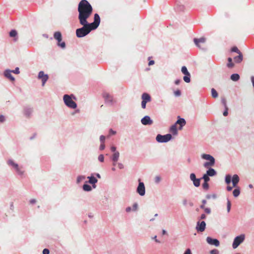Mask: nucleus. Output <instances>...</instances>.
<instances>
[{"mask_svg":"<svg viewBox=\"0 0 254 254\" xmlns=\"http://www.w3.org/2000/svg\"><path fill=\"white\" fill-rule=\"evenodd\" d=\"M78 10L80 23L83 24L92 13V6L88 1H80Z\"/></svg>","mask_w":254,"mask_h":254,"instance_id":"2","label":"nucleus"},{"mask_svg":"<svg viewBox=\"0 0 254 254\" xmlns=\"http://www.w3.org/2000/svg\"><path fill=\"white\" fill-rule=\"evenodd\" d=\"M181 91L179 90H178L177 91H175L174 92V94L176 96H179L181 95Z\"/></svg>","mask_w":254,"mask_h":254,"instance_id":"44","label":"nucleus"},{"mask_svg":"<svg viewBox=\"0 0 254 254\" xmlns=\"http://www.w3.org/2000/svg\"><path fill=\"white\" fill-rule=\"evenodd\" d=\"M100 139L101 140V141L103 143H104V141L105 140V136L104 135H101L100 137Z\"/></svg>","mask_w":254,"mask_h":254,"instance_id":"51","label":"nucleus"},{"mask_svg":"<svg viewBox=\"0 0 254 254\" xmlns=\"http://www.w3.org/2000/svg\"><path fill=\"white\" fill-rule=\"evenodd\" d=\"M200 207L201 208V209H204L206 207H205V205L204 204H202L200 205Z\"/></svg>","mask_w":254,"mask_h":254,"instance_id":"63","label":"nucleus"},{"mask_svg":"<svg viewBox=\"0 0 254 254\" xmlns=\"http://www.w3.org/2000/svg\"><path fill=\"white\" fill-rule=\"evenodd\" d=\"M231 177L230 175H227L225 177V182L226 184H229L231 182Z\"/></svg>","mask_w":254,"mask_h":254,"instance_id":"34","label":"nucleus"},{"mask_svg":"<svg viewBox=\"0 0 254 254\" xmlns=\"http://www.w3.org/2000/svg\"><path fill=\"white\" fill-rule=\"evenodd\" d=\"M4 121V117L2 115L0 116V122H3Z\"/></svg>","mask_w":254,"mask_h":254,"instance_id":"52","label":"nucleus"},{"mask_svg":"<svg viewBox=\"0 0 254 254\" xmlns=\"http://www.w3.org/2000/svg\"><path fill=\"white\" fill-rule=\"evenodd\" d=\"M193 41L196 46L201 50H204L206 49L205 45V38H201L199 39L194 38Z\"/></svg>","mask_w":254,"mask_h":254,"instance_id":"6","label":"nucleus"},{"mask_svg":"<svg viewBox=\"0 0 254 254\" xmlns=\"http://www.w3.org/2000/svg\"><path fill=\"white\" fill-rule=\"evenodd\" d=\"M36 202V200L35 199H31L30 200V202L31 203V204H33L34 203H35Z\"/></svg>","mask_w":254,"mask_h":254,"instance_id":"59","label":"nucleus"},{"mask_svg":"<svg viewBox=\"0 0 254 254\" xmlns=\"http://www.w3.org/2000/svg\"><path fill=\"white\" fill-rule=\"evenodd\" d=\"M172 138V135L167 134L164 135L158 134L156 136V139L159 142H166L169 141Z\"/></svg>","mask_w":254,"mask_h":254,"instance_id":"7","label":"nucleus"},{"mask_svg":"<svg viewBox=\"0 0 254 254\" xmlns=\"http://www.w3.org/2000/svg\"><path fill=\"white\" fill-rule=\"evenodd\" d=\"M83 189L85 191H90L91 190V187L89 185L86 184H84L83 185Z\"/></svg>","mask_w":254,"mask_h":254,"instance_id":"31","label":"nucleus"},{"mask_svg":"<svg viewBox=\"0 0 254 254\" xmlns=\"http://www.w3.org/2000/svg\"><path fill=\"white\" fill-rule=\"evenodd\" d=\"M104 97H105V99L108 101H112V97L111 96H110L108 94H105L104 95Z\"/></svg>","mask_w":254,"mask_h":254,"instance_id":"32","label":"nucleus"},{"mask_svg":"<svg viewBox=\"0 0 254 254\" xmlns=\"http://www.w3.org/2000/svg\"><path fill=\"white\" fill-rule=\"evenodd\" d=\"M116 148L115 146H112L111 147V150L114 153L116 152Z\"/></svg>","mask_w":254,"mask_h":254,"instance_id":"54","label":"nucleus"},{"mask_svg":"<svg viewBox=\"0 0 254 254\" xmlns=\"http://www.w3.org/2000/svg\"><path fill=\"white\" fill-rule=\"evenodd\" d=\"M17 31L15 30H12L9 32V36L11 37H14L15 38V39H14V41H16L17 40Z\"/></svg>","mask_w":254,"mask_h":254,"instance_id":"23","label":"nucleus"},{"mask_svg":"<svg viewBox=\"0 0 254 254\" xmlns=\"http://www.w3.org/2000/svg\"><path fill=\"white\" fill-rule=\"evenodd\" d=\"M43 254H49V250L47 249H45L43 251Z\"/></svg>","mask_w":254,"mask_h":254,"instance_id":"50","label":"nucleus"},{"mask_svg":"<svg viewBox=\"0 0 254 254\" xmlns=\"http://www.w3.org/2000/svg\"><path fill=\"white\" fill-rule=\"evenodd\" d=\"M232 182L234 187H236L239 182V177L237 175H234L232 179Z\"/></svg>","mask_w":254,"mask_h":254,"instance_id":"17","label":"nucleus"},{"mask_svg":"<svg viewBox=\"0 0 254 254\" xmlns=\"http://www.w3.org/2000/svg\"><path fill=\"white\" fill-rule=\"evenodd\" d=\"M84 179H85V177L83 176H79L77 178V183H79L82 181H83Z\"/></svg>","mask_w":254,"mask_h":254,"instance_id":"36","label":"nucleus"},{"mask_svg":"<svg viewBox=\"0 0 254 254\" xmlns=\"http://www.w3.org/2000/svg\"><path fill=\"white\" fill-rule=\"evenodd\" d=\"M231 79L234 81H237L239 80L240 76L237 73L232 74L231 75Z\"/></svg>","mask_w":254,"mask_h":254,"instance_id":"24","label":"nucleus"},{"mask_svg":"<svg viewBox=\"0 0 254 254\" xmlns=\"http://www.w3.org/2000/svg\"><path fill=\"white\" fill-rule=\"evenodd\" d=\"M245 239V235H241L236 237L234 240L232 246L234 249L237 248Z\"/></svg>","mask_w":254,"mask_h":254,"instance_id":"8","label":"nucleus"},{"mask_svg":"<svg viewBox=\"0 0 254 254\" xmlns=\"http://www.w3.org/2000/svg\"><path fill=\"white\" fill-rule=\"evenodd\" d=\"M11 71L7 70L4 72V75L11 81H13L14 80V78L11 75Z\"/></svg>","mask_w":254,"mask_h":254,"instance_id":"20","label":"nucleus"},{"mask_svg":"<svg viewBox=\"0 0 254 254\" xmlns=\"http://www.w3.org/2000/svg\"><path fill=\"white\" fill-rule=\"evenodd\" d=\"M201 157L203 159L209 161V162H205L203 166L205 168H208L209 167L214 165L215 159L213 157L210 155L203 154L202 155Z\"/></svg>","mask_w":254,"mask_h":254,"instance_id":"4","label":"nucleus"},{"mask_svg":"<svg viewBox=\"0 0 254 254\" xmlns=\"http://www.w3.org/2000/svg\"><path fill=\"white\" fill-rule=\"evenodd\" d=\"M206 224L204 221H202L200 223H197L196 226V229L197 231L203 232L204 231L205 228Z\"/></svg>","mask_w":254,"mask_h":254,"instance_id":"15","label":"nucleus"},{"mask_svg":"<svg viewBox=\"0 0 254 254\" xmlns=\"http://www.w3.org/2000/svg\"><path fill=\"white\" fill-rule=\"evenodd\" d=\"M202 188L205 190H207L209 188V185L208 183H204L202 184Z\"/></svg>","mask_w":254,"mask_h":254,"instance_id":"37","label":"nucleus"},{"mask_svg":"<svg viewBox=\"0 0 254 254\" xmlns=\"http://www.w3.org/2000/svg\"><path fill=\"white\" fill-rule=\"evenodd\" d=\"M130 210H131V208H130V207H127V208H126V211H127V212H130Z\"/></svg>","mask_w":254,"mask_h":254,"instance_id":"61","label":"nucleus"},{"mask_svg":"<svg viewBox=\"0 0 254 254\" xmlns=\"http://www.w3.org/2000/svg\"><path fill=\"white\" fill-rule=\"evenodd\" d=\"M208 176L212 177L216 174V171L212 168H210L207 171L206 174Z\"/></svg>","mask_w":254,"mask_h":254,"instance_id":"21","label":"nucleus"},{"mask_svg":"<svg viewBox=\"0 0 254 254\" xmlns=\"http://www.w3.org/2000/svg\"><path fill=\"white\" fill-rule=\"evenodd\" d=\"M180 82V80L177 79L175 81V83L176 84L178 85Z\"/></svg>","mask_w":254,"mask_h":254,"instance_id":"62","label":"nucleus"},{"mask_svg":"<svg viewBox=\"0 0 254 254\" xmlns=\"http://www.w3.org/2000/svg\"><path fill=\"white\" fill-rule=\"evenodd\" d=\"M193 184L194 186L196 187H198L200 186V179H196L193 181Z\"/></svg>","mask_w":254,"mask_h":254,"instance_id":"30","label":"nucleus"},{"mask_svg":"<svg viewBox=\"0 0 254 254\" xmlns=\"http://www.w3.org/2000/svg\"><path fill=\"white\" fill-rule=\"evenodd\" d=\"M240 191L239 189H236L233 191V194L235 197L238 196L240 194Z\"/></svg>","mask_w":254,"mask_h":254,"instance_id":"28","label":"nucleus"},{"mask_svg":"<svg viewBox=\"0 0 254 254\" xmlns=\"http://www.w3.org/2000/svg\"><path fill=\"white\" fill-rule=\"evenodd\" d=\"M221 102L223 104V105H224V107H228L227 106V104H226V100L225 98H223L221 100Z\"/></svg>","mask_w":254,"mask_h":254,"instance_id":"42","label":"nucleus"},{"mask_svg":"<svg viewBox=\"0 0 254 254\" xmlns=\"http://www.w3.org/2000/svg\"><path fill=\"white\" fill-rule=\"evenodd\" d=\"M184 254H192V253L191 250L190 249H187Z\"/></svg>","mask_w":254,"mask_h":254,"instance_id":"47","label":"nucleus"},{"mask_svg":"<svg viewBox=\"0 0 254 254\" xmlns=\"http://www.w3.org/2000/svg\"><path fill=\"white\" fill-rule=\"evenodd\" d=\"M161 180L160 177L157 176L155 177V181L156 183H159Z\"/></svg>","mask_w":254,"mask_h":254,"instance_id":"45","label":"nucleus"},{"mask_svg":"<svg viewBox=\"0 0 254 254\" xmlns=\"http://www.w3.org/2000/svg\"><path fill=\"white\" fill-rule=\"evenodd\" d=\"M239 55L234 58V61L237 63H241L243 60V55L242 53L238 54Z\"/></svg>","mask_w":254,"mask_h":254,"instance_id":"22","label":"nucleus"},{"mask_svg":"<svg viewBox=\"0 0 254 254\" xmlns=\"http://www.w3.org/2000/svg\"><path fill=\"white\" fill-rule=\"evenodd\" d=\"M231 51L232 52H236L238 54L241 53V52L240 51V50L238 49L237 47H232Z\"/></svg>","mask_w":254,"mask_h":254,"instance_id":"33","label":"nucleus"},{"mask_svg":"<svg viewBox=\"0 0 254 254\" xmlns=\"http://www.w3.org/2000/svg\"><path fill=\"white\" fill-rule=\"evenodd\" d=\"M89 182L91 184H95L97 182V180L94 177H88Z\"/></svg>","mask_w":254,"mask_h":254,"instance_id":"26","label":"nucleus"},{"mask_svg":"<svg viewBox=\"0 0 254 254\" xmlns=\"http://www.w3.org/2000/svg\"><path fill=\"white\" fill-rule=\"evenodd\" d=\"M120 156V153L119 152H115L113 155L112 160L114 161L113 165H116V162L118 160Z\"/></svg>","mask_w":254,"mask_h":254,"instance_id":"19","label":"nucleus"},{"mask_svg":"<svg viewBox=\"0 0 254 254\" xmlns=\"http://www.w3.org/2000/svg\"><path fill=\"white\" fill-rule=\"evenodd\" d=\"M170 131L174 135L178 133L176 125H173L170 128Z\"/></svg>","mask_w":254,"mask_h":254,"instance_id":"25","label":"nucleus"},{"mask_svg":"<svg viewBox=\"0 0 254 254\" xmlns=\"http://www.w3.org/2000/svg\"><path fill=\"white\" fill-rule=\"evenodd\" d=\"M228 63L227 65L229 68H232L234 66V64L232 63V59L231 58H229L228 59Z\"/></svg>","mask_w":254,"mask_h":254,"instance_id":"27","label":"nucleus"},{"mask_svg":"<svg viewBox=\"0 0 254 254\" xmlns=\"http://www.w3.org/2000/svg\"><path fill=\"white\" fill-rule=\"evenodd\" d=\"M225 111L223 112V115L224 116H227L228 115V107H225Z\"/></svg>","mask_w":254,"mask_h":254,"instance_id":"49","label":"nucleus"},{"mask_svg":"<svg viewBox=\"0 0 254 254\" xmlns=\"http://www.w3.org/2000/svg\"><path fill=\"white\" fill-rule=\"evenodd\" d=\"M154 64V61H153V60H151V61H150L149 62V63H148V65L150 66V65H152L153 64Z\"/></svg>","mask_w":254,"mask_h":254,"instance_id":"56","label":"nucleus"},{"mask_svg":"<svg viewBox=\"0 0 254 254\" xmlns=\"http://www.w3.org/2000/svg\"><path fill=\"white\" fill-rule=\"evenodd\" d=\"M38 78L42 80V86H44L45 83L48 79L49 76L47 74H44V72L43 71H41L39 72Z\"/></svg>","mask_w":254,"mask_h":254,"instance_id":"11","label":"nucleus"},{"mask_svg":"<svg viewBox=\"0 0 254 254\" xmlns=\"http://www.w3.org/2000/svg\"><path fill=\"white\" fill-rule=\"evenodd\" d=\"M211 95L213 98H216L218 97V93L214 88L211 89Z\"/></svg>","mask_w":254,"mask_h":254,"instance_id":"29","label":"nucleus"},{"mask_svg":"<svg viewBox=\"0 0 254 254\" xmlns=\"http://www.w3.org/2000/svg\"><path fill=\"white\" fill-rule=\"evenodd\" d=\"M142 100L145 101L146 102H149L151 101V97L150 96L146 93H144L142 94L141 96Z\"/></svg>","mask_w":254,"mask_h":254,"instance_id":"18","label":"nucleus"},{"mask_svg":"<svg viewBox=\"0 0 254 254\" xmlns=\"http://www.w3.org/2000/svg\"><path fill=\"white\" fill-rule=\"evenodd\" d=\"M94 22L91 23H88L86 21L83 24H80L83 27L77 29L76 30V36L78 38H81L89 34L92 30L96 29L99 26L100 22L99 15L96 13L94 15Z\"/></svg>","mask_w":254,"mask_h":254,"instance_id":"1","label":"nucleus"},{"mask_svg":"<svg viewBox=\"0 0 254 254\" xmlns=\"http://www.w3.org/2000/svg\"><path fill=\"white\" fill-rule=\"evenodd\" d=\"M11 72H13L14 73L18 74L19 73V69L18 67H16L14 70L11 71Z\"/></svg>","mask_w":254,"mask_h":254,"instance_id":"46","label":"nucleus"},{"mask_svg":"<svg viewBox=\"0 0 254 254\" xmlns=\"http://www.w3.org/2000/svg\"><path fill=\"white\" fill-rule=\"evenodd\" d=\"M98 160L100 162H103L104 160V157L103 155H100L98 157Z\"/></svg>","mask_w":254,"mask_h":254,"instance_id":"41","label":"nucleus"},{"mask_svg":"<svg viewBox=\"0 0 254 254\" xmlns=\"http://www.w3.org/2000/svg\"><path fill=\"white\" fill-rule=\"evenodd\" d=\"M181 71H182V73L185 75V76H184L183 77L184 80L187 83L190 82V74L189 73V72L188 71L187 67L185 66H182Z\"/></svg>","mask_w":254,"mask_h":254,"instance_id":"9","label":"nucleus"},{"mask_svg":"<svg viewBox=\"0 0 254 254\" xmlns=\"http://www.w3.org/2000/svg\"><path fill=\"white\" fill-rule=\"evenodd\" d=\"M7 163L9 165L12 166L15 169L16 171L19 175H22L23 171L21 170L22 167H20L18 165L13 162L11 160L8 161Z\"/></svg>","mask_w":254,"mask_h":254,"instance_id":"10","label":"nucleus"},{"mask_svg":"<svg viewBox=\"0 0 254 254\" xmlns=\"http://www.w3.org/2000/svg\"><path fill=\"white\" fill-rule=\"evenodd\" d=\"M110 133H112V134H116V131H113L112 129H110Z\"/></svg>","mask_w":254,"mask_h":254,"instance_id":"64","label":"nucleus"},{"mask_svg":"<svg viewBox=\"0 0 254 254\" xmlns=\"http://www.w3.org/2000/svg\"><path fill=\"white\" fill-rule=\"evenodd\" d=\"M227 190L228 191H231L232 190V187H230V186H228L227 187Z\"/></svg>","mask_w":254,"mask_h":254,"instance_id":"60","label":"nucleus"},{"mask_svg":"<svg viewBox=\"0 0 254 254\" xmlns=\"http://www.w3.org/2000/svg\"><path fill=\"white\" fill-rule=\"evenodd\" d=\"M206 218V215L204 214H202L201 215L200 218L201 219H204Z\"/></svg>","mask_w":254,"mask_h":254,"instance_id":"58","label":"nucleus"},{"mask_svg":"<svg viewBox=\"0 0 254 254\" xmlns=\"http://www.w3.org/2000/svg\"><path fill=\"white\" fill-rule=\"evenodd\" d=\"M186 122L185 119H184L183 118H179L178 119V120L175 123V124L176 125L178 124L180 125V127H179L180 129H181L182 128V127L183 126H184L186 125Z\"/></svg>","mask_w":254,"mask_h":254,"instance_id":"16","label":"nucleus"},{"mask_svg":"<svg viewBox=\"0 0 254 254\" xmlns=\"http://www.w3.org/2000/svg\"><path fill=\"white\" fill-rule=\"evenodd\" d=\"M54 38L57 40L58 46L61 47L62 49L65 48V43L64 42L62 41V36L60 32L57 31L55 32Z\"/></svg>","mask_w":254,"mask_h":254,"instance_id":"5","label":"nucleus"},{"mask_svg":"<svg viewBox=\"0 0 254 254\" xmlns=\"http://www.w3.org/2000/svg\"><path fill=\"white\" fill-rule=\"evenodd\" d=\"M137 207V204L136 203L134 204L133 205V210H136Z\"/></svg>","mask_w":254,"mask_h":254,"instance_id":"57","label":"nucleus"},{"mask_svg":"<svg viewBox=\"0 0 254 254\" xmlns=\"http://www.w3.org/2000/svg\"><path fill=\"white\" fill-rule=\"evenodd\" d=\"M147 102H146L145 101L142 100L141 102V107L143 109H145L146 108V104Z\"/></svg>","mask_w":254,"mask_h":254,"instance_id":"40","label":"nucleus"},{"mask_svg":"<svg viewBox=\"0 0 254 254\" xmlns=\"http://www.w3.org/2000/svg\"><path fill=\"white\" fill-rule=\"evenodd\" d=\"M190 180L193 181V180H194L195 179H196V177H195V175L194 174V173H191L190 175Z\"/></svg>","mask_w":254,"mask_h":254,"instance_id":"39","label":"nucleus"},{"mask_svg":"<svg viewBox=\"0 0 254 254\" xmlns=\"http://www.w3.org/2000/svg\"><path fill=\"white\" fill-rule=\"evenodd\" d=\"M206 241L209 244L214 245L216 247H218L220 245L219 242L218 240L212 239L209 237L206 238Z\"/></svg>","mask_w":254,"mask_h":254,"instance_id":"13","label":"nucleus"},{"mask_svg":"<svg viewBox=\"0 0 254 254\" xmlns=\"http://www.w3.org/2000/svg\"><path fill=\"white\" fill-rule=\"evenodd\" d=\"M118 167H119L120 169H123V168H124V165H123V164H122V163H119V164H118Z\"/></svg>","mask_w":254,"mask_h":254,"instance_id":"55","label":"nucleus"},{"mask_svg":"<svg viewBox=\"0 0 254 254\" xmlns=\"http://www.w3.org/2000/svg\"><path fill=\"white\" fill-rule=\"evenodd\" d=\"M137 192L141 196L145 194V187L143 183L139 182L138 186L137 188Z\"/></svg>","mask_w":254,"mask_h":254,"instance_id":"12","label":"nucleus"},{"mask_svg":"<svg viewBox=\"0 0 254 254\" xmlns=\"http://www.w3.org/2000/svg\"><path fill=\"white\" fill-rule=\"evenodd\" d=\"M202 179L204 180V183H207L210 180L209 176L206 174L203 175Z\"/></svg>","mask_w":254,"mask_h":254,"instance_id":"35","label":"nucleus"},{"mask_svg":"<svg viewBox=\"0 0 254 254\" xmlns=\"http://www.w3.org/2000/svg\"><path fill=\"white\" fill-rule=\"evenodd\" d=\"M204 210L205 212L207 214H210L211 213V210L209 208H205Z\"/></svg>","mask_w":254,"mask_h":254,"instance_id":"48","label":"nucleus"},{"mask_svg":"<svg viewBox=\"0 0 254 254\" xmlns=\"http://www.w3.org/2000/svg\"><path fill=\"white\" fill-rule=\"evenodd\" d=\"M141 122L143 125H150L153 124L152 120H151L150 118L148 116H146L143 118L141 120Z\"/></svg>","mask_w":254,"mask_h":254,"instance_id":"14","label":"nucleus"},{"mask_svg":"<svg viewBox=\"0 0 254 254\" xmlns=\"http://www.w3.org/2000/svg\"><path fill=\"white\" fill-rule=\"evenodd\" d=\"M105 147V146L104 143H102L101 144L100 146V149L101 150H103V149H104Z\"/></svg>","mask_w":254,"mask_h":254,"instance_id":"53","label":"nucleus"},{"mask_svg":"<svg viewBox=\"0 0 254 254\" xmlns=\"http://www.w3.org/2000/svg\"><path fill=\"white\" fill-rule=\"evenodd\" d=\"M231 209V202L229 200L227 201V211L229 212Z\"/></svg>","mask_w":254,"mask_h":254,"instance_id":"43","label":"nucleus"},{"mask_svg":"<svg viewBox=\"0 0 254 254\" xmlns=\"http://www.w3.org/2000/svg\"><path fill=\"white\" fill-rule=\"evenodd\" d=\"M64 104L69 108L75 109L77 107L76 103L72 100L71 96L64 95L63 97Z\"/></svg>","mask_w":254,"mask_h":254,"instance_id":"3","label":"nucleus"},{"mask_svg":"<svg viewBox=\"0 0 254 254\" xmlns=\"http://www.w3.org/2000/svg\"><path fill=\"white\" fill-rule=\"evenodd\" d=\"M210 253V254H219V251L216 249H214L211 250Z\"/></svg>","mask_w":254,"mask_h":254,"instance_id":"38","label":"nucleus"}]
</instances>
